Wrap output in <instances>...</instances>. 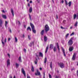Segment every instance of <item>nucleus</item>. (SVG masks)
I'll return each instance as SVG.
<instances>
[{"label": "nucleus", "instance_id": "nucleus-1", "mask_svg": "<svg viewBox=\"0 0 78 78\" xmlns=\"http://www.w3.org/2000/svg\"><path fill=\"white\" fill-rule=\"evenodd\" d=\"M73 37H72L68 41V45L71 46L72 44H73Z\"/></svg>", "mask_w": 78, "mask_h": 78}, {"label": "nucleus", "instance_id": "nucleus-2", "mask_svg": "<svg viewBox=\"0 0 78 78\" xmlns=\"http://www.w3.org/2000/svg\"><path fill=\"white\" fill-rule=\"evenodd\" d=\"M44 29L46 32H47L49 30V27L48 26V25H46L45 26Z\"/></svg>", "mask_w": 78, "mask_h": 78}, {"label": "nucleus", "instance_id": "nucleus-3", "mask_svg": "<svg viewBox=\"0 0 78 78\" xmlns=\"http://www.w3.org/2000/svg\"><path fill=\"white\" fill-rule=\"evenodd\" d=\"M58 66H59L61 68H64V63H58Z\"/></svg>", "mask_w": 78, "mask_h": 78}, {"label": "nucleus", "instance_id": "nucleus-4", "mask_svg": "<svg viewBox=\"0 0 78 78\" xmlns=\"http://www.w3.org/2000/svg\"><path fill=\"white\" fill-rule=\"evenodd\" d=\"M21 72L22 73H23V74L24 75V76L25 77L26 76V73H25V72L24 70V69H23V68L22 69Z\"/></svg>", "mask_w": 78, "mask_h": 78}, {"label": "nucleus", "instance_id": "nucleus-5", "mask_svg": "<svg viewBox=\"0 0 78 78\" xmlns=\"http://www.w3.org/2000/svg\"><path fill=\"white\" fill-rule=\"evenodd\" d=\"M35 75H41V73L39 72L38 69H37V73H35Z\"/></svg>", "mask_w": 78, "mask_h": 78}, {"label": "nucleus", "instance_id": "nucleus-6", "mask_svg": "<svg viewBox=\"0 0 78 78\" xmlns=\"http://www.w3.org/2000/svg\"><path fill=\"white\" fill-rule=\"evenodd\" d=\"M76 58V54H75V53H74L72 59H73V60L74 61V60H75Z\"/></svg>", "mask_w": 78, "mask_h": 78}, {"label": "nucleus", "instance_id": "nucleus-7", "mask_svg": "<svg viewBox=\"0 0 78 78\" xmlns=\"http://www.w3.org/2000/svg\"><path fill=\"white\" fill-rule=\"evenodd\" d=\"M76 17L77 19H78V15H76V14H75L73 16L74 19H76Z\"/></svg>", "mask_w": 78, "mask_h": 78}, {"label": "nucleus", "instance_id": "nucleus-8", "mask_svg": "<svg viewBox=\"0 0 78 78\" xmlns=\"http://www.w3.org/2000/svg\"><path fill=\"white\" fill-rule=\"evenodd\" d=\"M73 47H70L69 49V51H73Z\"/></svg>", "mask_w": 78, "mask_h": 78}, {"label": "nucleus", "instance_id": "nucleus-9", "mask_svg": "<svg viewBox=\"0 0 78 78\" xmlns=\"http://www.w3.org/2000/svg\"><path fill=\"white\" fill-rule=\"evenodd\" d=\"M30 25L31 27V28L32 30H33L34 29V25H33V24L31 23H30Z\"/></svg>", "mask_w": 78, "mask_h": 78}, {"label": "nucleus", "instance_id": "nucleus-10", "mask_svg": "<svg viewBox=\"0 0 78 78\" xmlns=\"http://www.w3.org/2000/svg\"><path fill=\"white\" fill-rule=\"evenodd\" d=\"M7 66H8L10 65V61L9 59H8L7 62Z\"/></svg>", "mask_w": 78, "mask_h": 78}, {"label": "nucleus", "instance_id": "nucleus-11", "mask_svg": "<svg viewBox=\"0 0 78 78\" xmlns=\"http://www.w3.org/2000/svg\"><path fill=\"white\" fill-rule=\"evenodd\" d=\"M53 45L52 44H50L49 46L50 49H53Z\"/></svg>", "mask_w": 78, "mask_h": 78}, {"label": "nucleus", "instance_id": "nucleus-12", "mask_svg": "<svg viewBox=\"0 0 78 78\" xmlns=\"http://www.w3.org/2000/svg\"><path fill=\"white\" fill-rule=\"evenodd\" d=\"M49 46L48 45L46 48V49L45 50V53H47V51H48V47H49Z\"/></svg>", "mask_w": 78, "mask_h": 78}, {"label": "nucleus", "instance_id": "nucleus-13", "mask_svg": "<svg viewBox=\"0 0 78 78\" xmlns=\"http://www.w3.org/2000/svg\"><path fill=\"white\" fill-rule=\"evenodd\" d=\"M62 51L63 53V55H64V56H66V54L65 53V52H64V49H63L62 47Z\"/></svg>", "mask_w": 78, "mask_h": 78}, {"label": "nucleus", "instance_id": "nucleus-14", "mask_svg": "<svg viewBox=\"0 0 78 78\" xmlns=\"http://www.w3.org/2000/svg\"><path fill=\"white\" fill-rule=\"evenodd\" d=\"M41 35H44V30H42L41 31Z\"/></svg>", "mask_w": 78, "mask_h": 78}, {"label": "nucleus", "instance_id": "nucleus-15", "mask_svg": "<svg viewBox=\"0 0 78 78\" xmlns=\"http://www.w3.org/2000/svg\"><path fill=\"white\" fill-rule=\"evenodd\" d=\"M2 17L4 19H6V16L5 15H2Z\"/></svg>", "mask_w": 78, "mask_h": 78}, {"label": "nucleus", "instance_id": "nucleus-16", "mask_svg": "<svg viewBox=\"0 0 78 78\" xmlns=\"http://www.w3.org/2000/svg\"><path fill=\"white\" fill-rule=\"evenodd\" d=\"M2 42L3 46H5V43L3 42V38H2Z\"/></svg>", "mask_w": 78, "mask_h": 78}, {"label": "nucleus", "instance_id": "nucleus-17", "mask_svg": "<svg viewBox=\"0 0 78 78\" xmlns=\"http://www.w3.org/2000/svg\"><path fill=\"white\" fill-rule=\"evenodd\" d=\"M39 55L40 56H41L42 58H43V54L42 53L40 52H39Z\"/></svg>", "mask_w": 78, "mask_h": 78}, {"label": "nucleus", "instance_id": "nucleus-18", "mask_svg": "<svg viewBox=\"0 0 78 78\" xmlns=\"http://www.w3.org/2000/svg\"><path fill=\"white\" fill-rule=\"evenodd\" d=\"M44 41H47V37L45 36L44 37Z\"/></svg>", "mask_w": 78, "mask_h": 78}, {"label": "nucleus", "instance_id": "nucleus-19", "mask_svg": "<svg viewBox=\"0 0 78 78\" xmlns=\"http://www.w3.org/2000/svg\"><path fill=\"white\" fill-rule=\"evenodd\" d=\"M27 30H30V31H31V27H28L27 29Z\"/></svg>", "mask_w": 78, "mask_h": 78}, {"label": "nucleus", "instance_id": "nucleus-20", "mask_svg": "<svg viewBox=\"0 0 78 78\" xmlns=\"http://www.w3.org/2000/svg\"><path fill=\"white\" fill-rule=\"evenodd\" d=\"M32 45H34V42H32V43H31L30 44H29V46H30V47H31L32 46Z\"/></svg>", "mask_w": 78, "mask_h": 78}, {"label": "nucleus", "instance_id": "nucleus-21", "mask_svg": "<svg viewBox=\"0 0 78 78\" xmlns=\"http://www.w3.org/2000/svg\"><path fill=\"white\" fill-rule=\"evenodd\" d=\"M11 11L13 16H14V11L13 10V9H11Z\"/></svg>", "mask_w": 78, "mask_h": 78}, {"label": "nucleus", "instance_id": "nucleus-22", "mask_svg": "<svg viewBox=\"0 0 78 78\" xmlns=\"http://www.w3.org/2000/svg\"><path fill=\"white\" fill-rule=\"evenodd\" d=\"M57 47L58 50V51H59V45H58V43H57Z\"/></svg>", "mask_w": 78, "mask_h": 78}, {"label": "nucleus", "instance_id": "nucleus-23", "mask_svg": "<svg viewBox=\"0 0 78 78\" xmlns=\"http://www.w3.org/2000/svg\"><path fill=\"white\" fill-rule=\"evenodd\" d=\"M32 7H30L29 9V12H32Z\"/></svg>", "mask_w": 78, "mask_h": 78}, {"label": "nucleus", "instance_id": "nucleus-24", "mask_svg": "<svg viewBox=\"0 0 78 78\" xmlns=\"http://www.w3.org/2000/svg\"><path fill=\"white\" fill-rule=\"evenodd\" d=\"M16 68H18V67H19V64H18L17 63H16Z\"/></svg>", "mask_w": 78, "mask_h": 78}, {"label": "nucleus", "instance_id": "nucleus-25", "mask_svg": "<svg viewBox=\"0 0 78 78\" xmlns=\"http://www.w3.org/2000/svg\"><path fill=\"white\" fill-rule=\"evenodd\" d=\"M50 67L51 69H52V63L51 62L50 64Z\"/></svg>", "mask_w": 78, "mask_h": 78}, {"label": "nucleus", "instance_id": "nucleus-26", "mask_svg": "<svg viewBox=\"0 0 78 78\" xmlns=\"http://www.w3.org/2000/svg\"><path fill=\"white\" fill-rule=\"evenodd\" d=\"M78 25V22L76 21V22L74 26L75 27H76Z\"/></svg>", "mask_w": 78, "mask_h": 78}, {"label": "nucleus", "instance_id": "nucleus-27", "mask_svg": "<svg viewBox=\"0 0 78 78\" xmlns=\"http://www.w3.org/2000/svg\"><path fill=\"white\" fill-rule=\"evenodd\" d=\"M44 63H47V57H46L45 58Z\"/></svg>", "mask_w": 78, "mask_h": 78}, {"label": "nucleus", "instance_id": "nucleus-28", "mask_svg": "<svg viewBox=\"0 0 78 78\" xmlns=\"http://www.w3.org/2000/svg\"><path fill=\"white\" fill-rule=\"evenodd\" d=\"M8 22H7V21H6L5 22V26L6 27H7V25L8 24Z\"/></svg>", "mask_w": 78, "mask_h": 78}, {"label": "nucleus", "instance_id": "nucleus-29", "mask_svg": "<svg viewBox=\"0 0 78 78\" xmlns=\"http://www.w3.org/2000/svg\"><path fill=\"white\" fill-rule=\"evenodd\" d=\"M19 60L20 62H22V60L21 59V57H20L19 58Z\"/></svg>", "mask_w": 78, "mask_h": 78}, {"label": "nucleus", "instance_id": "nucleus-30", "mask_svg": "<svg viewBox=\"0 0 78 78\" xmlns=\"http://www.w3.org/2000/svg\"><path fill=\"white\" fill-rule=\"evenodd\" d=\"M32 30L33 33H36V31L35 30H34V29H32Z\"/></svg>", "mask_w": 78, "mask_h": 78}, {"label": "nucleus", "instance_id": "nucleus-31", "mask_svg": "<svg viewBox=\"0 0 78 78\" xmlns=\"http://www.w3.org/2000/svg\"><path fill=\"white\" fill-rule=\"evenodd\" d=\"M69 34H67L66 36V38L67 39V37L69 36Z\"/></svg>", "mask_w": 78, "mask_h": 78}, {"label": "nucleus", "instance_id": "nucleus-32", "mask_svg": "<svg viewBox=\"0 0 78 78\" xmlns=\"http://www.w3.org/2000/svg\"><path fill=\"white\" fill-rule=\"evenodd\" d=\"M37 59H36L35 61H34V62L36 64H37Z\"/></svg>", "mask_w": 78, "mask_h": 78}, {"label": "nucleus", "instance_id": "nucleus-33", "mask_svg": "<svg viewBox=\"0 0 78 78\" xmlns=\"http://www.w3.org/2000/svg\"><path fill=\"white\" fill-rule=\"evenodd\" d=\"M31 71L32 72H34V67L33 66H32Z\"/></svg>", "mask_w": 78, "mask_h": 78}, {"label": "nucleus", "instance_id": "nucleus-34", "mask_svg": "<svg viewBox=\"0 0 78 78\" xmlns=\"http://www.w3.org/2000/svg\"><path fill=\"white\" fill-rule=\"evenodd\" d=\"M53 50L54 51H56V48L55 47H54L53 48Z\"/></svg>", "mask_w": 78, "mask_h": 78}, {"label": "nucleus", "instance_id": "nucleus-35", "mask_svg": "<svg viewBox=\"0 0 78 78\" xmlns=\"http://www.w3.org/2000/svg\"><path fill=\"white\" fill-rule=\"evenodd\" d=\"M68 4L69 5V6H71V5L72 4V2H70Z\"/></svg>", "mask_w": 78, "mask_h": 78}, {"label": "nucleus", "instance_id": "nucleus-36", "mask_svg": "<svg viewBox=\"0 0 78 78\" xmlns=\"http://www.w3.org/2000/svg\"><path fill=\"white\" fill-rule=\"evenodd\" d=\"M15 40L16 42H17L18 41L17 38L16 37H15Z\"/></svg>", "mask_w": 78, "mask_h": 78}, {"label": "nucleus", "instance_id": "nucleus-37", "mask_svg": "<svg viewBox=\"0 0 78 78\" xmlns=\"http://www.w3.org/2000/svg\"><path fill=\"white\" fill-rule=\"evenodd\" d=\"M75 34V32H73L70 35V36H73Z\"/></svg>", "mask_w": 78, "mask_h": 78}, {"label": "nucleus", "instance_id": "nucleus-38", "mask_svg": "<svg viewBox=\"0 0 78 78\" xmlns=\"http://www.w3.org/2000/svg\"><path fill=\"white\" fill-rule=\"evenodd\" d=\"M61 28L62 29H67V28H64L63 27H62V26H61Z\"/></svg>", "mask_w": 78, "mask_h": 78}, {"label": "nucleus", "instance_id": "nucleus-39", "mask_svg": "<svg viewBox=\"0 0 78 78\" xmlns=\"http://www.w3.org/2000/svg\"><path fill=\"white\" fill-rule=\"evenodd\" d=\"M4 43H6V38H5L4 40Z\"/></svg>", "mask_w": 78, "mask_h": 78}, {"label": "nucleus", "instance_id": "nucleus-40", "mask_svg": "<svg viewBox=\"0 0 78 78\" xmlns=\"http://www.w3.org/2000/svg\"><path fill=\"white\" fill-rule=\"evenodd\" d=\"M28 38L29 40H31V38H30V35H28Z\"/></svg>", "mask_w": 78, "mask_h": 78}, {"label": "nucleus", "instance_id": "nucleus-41", "mask_svg": "<svg viewBox=\"0 0 78 78\" xmlns=\"http://www.w3.org/2000/svg\"><path fill=\"white\" fill-rule=\"evenodd\" d=\"M49 78H52L50 74H49Z\"/></svg>", "mask_w": 78, "mask_h": 78}, {"label": "nucleus", "instance_id": "nucleus-42", "mask_svg": "<svg viewBox=\"0 0 78 78\" xmlns=\"http://www.w3.org/2000/svg\"><path fill=\"white\" fill-rule=\"evenodd\" d=\"M65 3H66V5H68V3H67V2L66 1V0L65 1Z\"/></svg>", "mask_w": 78, "mask_h": 78}, {"label": "nucleus", "instance_id": "nucleus-43", "mask_svg": "<svg viewBox=\"0 0 78 78\" xmlns=\"http://www.w3.org/2000/svg\"><path fill=\"white\" fill-rule=\"evenodd\" d=\"M7 55H8V56L9 57V58H10V55L9 54H8Z\"/></svg>", "mask_w": 78, "mask_h": 78}, {"label": "nucleus", "instance_id": "nucleus-44", "mask_svg": "<svg viewBox=\"0 0 78 78\" xmlns=\"http://www.w3.org/2000/svg\"><path fill=\"white\" fill-rule=\"evenodd\" d=\"M2 23H3V21L1 20H0V23H1V24H2Z\"/></svg>", "mask_w": 78, "mask_h": 78}, {"label": "nucleus", "instance_id": "nucleus-45", "mask_svg": "<svg viewBox=\"0 0 78 78\" xmlns=\"http://www.w3.org/2000/svg\"><path fill=\"white\" fill-rule=\"evenodd\" d=\"M9 31H10V33H11L12 31H11V29L9 28Z\"/></svg>", "mask_w": 78, "mask_h": 78}, {"label": "nucleus", "instance_id": "nucleus-46", "mask_svg": "<svg viewBox=\"0 0 78 78\" xmlns=\"http://www.w3.org/2000/svg\"><path fill=\"white\" fill-rule=\"evenodd\" d=\"M66 23V20H64L63 21V23H64V24H65V23Z\"/></svg>", "mask_w": 78, "mask_h": 78}, {"label": "nucleus", "instance_id": "nucleus-47", "mask_svg": "<svg viewBox=\"0 0 78 78\" xmlns=\"http://www.w3.org/2000/svg\"><path fill=\"white\" fill-rule=\"evenodd\" d=\"M24 52H25V53H26V52H27V50H26V49H24Z\"/></svg>", "mask_w": 78, "mask_h": 78}, {"label": "nucleus", "instance_id": "nucleus-48", "mask_svg": "<svg viewBox=\"0 0 78 78\" xmlns=\"http://www.w3.org/2000/svg\"><path fill=\"white\" fill-rule=\"evenodd\" d=\"M29 17H30V20H31V16L30 15H29Z\"/></svg>", "mask_w": 78, "mask_h": 78}, {"label": "nucleus", "instance_id": "nucleus-49", "mask_svg": "<svg viewBox=\"0 0 78 78\" xmlns=\"http://www.w3.org/2000/svg\"><path fill=\"white\" fill-rule=\"evenodd\" d=\"M2 12H4V13H5V11L4 10H2Z\"/></svg>", "mask_w": 78, "mask_h": 78}, {"label": "nucleus", "instance_id": "nucleus-50", "mask_svg": "<svg viewBox=\"0 0 78 78\" xmlns=\"http://www.w3.org/2000/svg\"><path fill=\"white\" fill-rule=\"evenodd\" d=\"M10 40H11V38H9L8 39V41H10Z\"/></svg>", "mask_w": 78, "mask_h": 78}, {"label": "nucleus", "instance_id": "nucleus-51", "mask_svg": "<svg viewBox=\"0 0 78 78\" xmlns=\"http://www.w3.org/2000/svg\"><path fill=\"white\" fill-rule=\"evenodd\" d=\"M56 19H58V15H56Z\"/></svg>", "mask_w": 78, "mask_h": 78}, {"label": "nucleus", "instance_id": "nucleus-52", "mask_svg": "<svg viewBox=\"0 0 78 78\" xmlns=\"http://www.w3.org/2000/svg\"><path fill=\"white\" fill-rule=\"evenodd\" d=\"M27 78H31V77H30V76H27Z\"/></svg>", "mask_w": 78, "mask_h": 78}, {"label": "nucleus", "instance_id": "nucleus-53", "mask_svg": "<svg viewBox=\"0 0 78 78\" xmlns=\"http://www.w3.org/2000/svg\"><path fill=\"white\" fill-rule=\"evenodd\" d=\"M28 6H29V7H30V4L29 3H28Z\"/></svg>", "mask_w": 78, "mask_h": 78}, {"label": "nucleus", "instance_id": "nucleus-54", "mask_svg": "<svg viewBox=\"0 0 78 78\" xmlns=\"http://www.w3.org/2000/svg\"><path fill=\"white\" fill-rule=\"evenodd\" d=\"M42 69L41 68H40V69H39L40 70H42Z\"/></svg>", "mask_w": 78, "mask_h": 78}, {"label": "nucleus", "instance_id": "nucleus-55", "mask_svg": "<svg viewBox=\"0 0 78 78\" xmlns=\"http://www.w3.org/2000/svg\"><path fill=\"white\" fill-rule=\"evenodd\" d=\"M62 3H64V1L62 0Z\"/></svg>", "mask_w": 78, "mask_h": 78}, {"label": "nucleus", "instance_id": "nucleus-56", "mask_svg": "<svg viewBox=\"0 0 78 78\" xmlns=\"http://www.w3.org/2000/svg\"><path fill=\"white\" fill-rule=\"evenodd\" d=\"M18 23H19V24H20V23L19 22V21H18Z\"/></svg>", "mask_w": 78, "mask_h": 78}, {"label": "nucleus", "instance_id": "nucleus-57", "mask_svg": "<svg viewBox=\"0 0 78 78\" xmlns=\"http://www.w3.org/2000/svg\"><path fill=\"white\" fill-rule=\"evenodd\" d=\"M36 56H37V58H39V56L38 55H37Z\"/></svg>", "mask_w": 78, "mask_h": 78}, {"label": "nucleus", "instance_id": "nucleus-58", "mask_svg": "<svg viewBox=\"0 0 78 78\" xmlns=\"http://www.w3.org/2000/svg\"><path fill=\"white\" fill-rule=\"evenodd\" d=\"M30 3H32V1H30Z\"/></svg>", "mask_w": 78, "mask_h": 78}, {"label": "nucleus", "instance_id": "nucleus-59", "mask_svg": "<svg viewBox=\"0 0 78 78\" xmlns=\"http://www.w3.org/2000/svg\"><path fill=\"white\" fill-rule=\"evenodd\" d=\"M72 28H73V27H70V29H72Z\"/></svg>", "mask_w": 78, "mask_h": 78}, {"label": "nucleus", "instance_id": "nucleus-60", "mask_svg": "<svg viewBox=\"0 0 78 78\" xmlns=\"http://www.w3.org/2000/svg\"><path fill=\"white\" fill-rule=\"evenodd\" d=\"M23 37H25V35H24V34H23Z\"/></svg>", "mask_w": 78, "mask_h": 78}, {"label": "nucleus", "instance_id": "nucleus-61", "mask_svg": "<svg viewBox=\"0 0 78 78\" xmlns=\"http://www.w3.org/2000/svg\"><path fill=\"white\" fill-rule=\"evenodd\" d=\"M37 2H40V0H37Z\"/></svg>", "mask_w": 78, "mask_h": 78}, {"label": "nucleus", "instance_id": "nucleus-62", "mask_svg": "<svg viewBox=\"0 0 78 78\" xmlns=\"http://www.w3.org/2000/svg\"><path fill=\"white\" fill-rule=\"evenodd\" d=\"M45 76V73H44V76Z\"/></svg>", "mask_w": 78, "mask_h": 78}, {"label": "nucleus", "instance_id": "nucleus-63", "mask_svg": "<svg viewBox=\"0 0 78 78\" xmlns=\"http://www.w3.org/2000/svg\"><path fill=\"white\" fill-rule=\"evenodd\" d=\"M55 78H58V77L57 76H55Z\"/></svg>", "mask_w": 78, "mask_h": 78}, {"label": "nucleus", "instance_id": "nucleus-64", "mask_svg": "<svg viewBox=\"0 0 78 78\" xmlns=\"http://www.w3.org/2000/svg\"><path fill=\"white\" fill-rule=\"evenodd\" d=\"M13 78H16V76H14L13 77Z\"/></svg>", "mask_w": 78, "mask_h": 78}]
</instances>
